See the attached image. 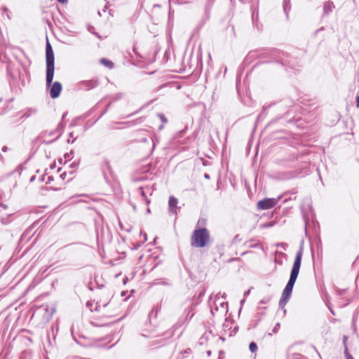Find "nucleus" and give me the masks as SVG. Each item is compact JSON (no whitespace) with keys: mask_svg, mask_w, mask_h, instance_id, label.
Here are the masks:
<instances>
[{"mask_svg":"<svg viewBox=\"0 0 359 359\" xmlns=\"http://www.w3.org/2000/svg\"><path fill=\"white\" fill-rule=\"evenodd\" d=\"M205 222V220L203 219H200L198 221V224H204Z\"/></svg>","mask_w":359,"mask_h":359,"instance_id":"22","label":"nucleus"},{"mask_svg":"<svg viewBox=\"0 0 359 359\" xmlns=\"http://www.w3.org/2000/svg\"><path fill=\"white\" fill-rule=\"evenodd\" d=\"M302 255L303 245H302L299 247V250L296 253L294 262L293 263V266L290 276V279L285 287L283 290L280 299L279 301V306L282 309H283L285 306L292 294L293 287L294 285V283L297 280V278L299 273Z\"/></svg>","mask_w":359,"mask_h":359,"instance_id":"1","label":"nucleus"},{"mask_svg":"<svg viewBox=\"0 0 359 359\" xmlns=\"http://www.w3.org/2000/svg\"><path fill=\"white\" fill-rule=\"evenodd\" d=\"M270 301V298H264L261 302L260 304H266Z\"/></svg>","mask_w":359,"mask_h":359,"instance_id":"19","label":"nucleus"},{"mask_svg":"<svg viewBox=\"0 0 359 359\" xmlns=\"http://www.w3.org/2000/svg\"><path fill=\"white\" fill-rule=\"evenodd\" d=\"M204 177L206 178V179H209L210 178V176L208 174H205Z\"/></svg>","mask_w":359,"mask_h":359,"instance_id":"28","label":"nucleus"},{"mask_svg":"<svg viewBox=\"0 0 359 359\" xmlns=\"http://www.w3.org/2000/svg\"><path fill=\"white\" fill-rule=\"evenodd\" d=\"M48 180H49L50 181H52V180H53V179H52V177H48Z\"/></svg>","mask_w":359,"mask_h":359,"instance_id":"30","label":"nucleus"},{"mask_svg":"<svg viewBox=\"0 0 359 359\" xmlns=\"http://www.w3.org/2000/svg\"><path fill=\"white\" fill-rule=\"evenodd\" d=\"M250 290H248V291L245 292V293H244V296H247V295H248V294H250Z\"/></svg>","mask_w":359,"mask_h":359,"instance_id":"25","label":"nucleus"},{"mask_svg":"<svg viewBox=\"0 0 359 359\" xmlns=\"http://www.w3.org/2000/svg\"><path fill=\"white\" fill-rule=\"evenodd\" d=\"M228 310V304L219 297H217L212 304L210 306V311L212 316L219 313L221 314L225 313Z\"/></svg>","mask_w":359,"mask_h":359,"instance_id":"4","label":"nucleus"},{"mask_svg":"<svg viewBox=\"0 0 359 359\" xmlns=\"http://www.w3.org/2000/svg\"><path fill=\"white\" fill-rule=\"evenodd\" d=\"M210 353H211V352H210V351H208V355H210Z\"/></svg>","mask_w":359,"mask_h":359,"instance_id":"36","label":"nucleus"},{"mask_svg":"<svg viewBox=\"0 0 359 359\" xmlns=\"http://www.w3.org/2000/svg\"><path fill=\"white\" fill-rule=\"evenodd\" d=\"M281 198V196L278 198H266L263 200L259 201L257 207L259 210H268L276 206Z\"/></svg>","mask_w":359,"mask_h":359,"instance_id":"5","label":"nucleus"},{"mask_svg":"<svg viewBox=\"0 0 359 359\" xmlns=\"http://www.w3.org/2000/svg\"><path fill=\"white\" fill-rule=\"evenodd\" d=\"M344 354L346 359H354L353 357L349 353L347 347H346V348L344 349Z\"/></svg>","mask_w":359,"mask_h":359,"instance_id":"16","label":"nucleus"},{"mask_svg":"<svg viewBox=\"0 0 359 359\" xmlns=\"http://www.w3.org/2000/svg\"><path fill=\"white\" fill-rule=\"evenodd\" d=\"M145 201H146V203H147V204H148V203H149V202H150L147 198H146V199H145Z\"/></svg>","mask_w":359,"mask_h":359,"instance_id":"29","label":"nucleus"},{"mask_svg":"<svg viewBox=\"0 0 359 359\" xmlns=\"http://www.w3.org/2000/svg\"><path fill=\"white\" fill-rule=\"evenodd\" d=\"M162 334H154L153 333H150L149 334H142V336L144 337H151V338H156L158 336H161Z\"/></svg>","mask_w":359,"mask_h":359,"instance_id":"17","label":"nucleus"},{"mask_svg":"<svg viewBox=\"0 0 359 359\" xmlns=\"http://www.w3.org/2000/svg\"><path fill=\"white\" fill-rule=\"evenodd\" d=\"M296 176L294 171H281L274 173L273 177L278 180H287L294 178Z\"/></svg>","mask_w":359,"mask_h":359,"instance_id":"6","label":"nucleus"},{"mask_svg":"<svg viewBox=\"0 0 359 359\" xmlns=\"http://www.w3.org/2000/svg\"><path fill=\"white\" fill-rule=\"evenodd\" d=\"M6 150V147H4V148L3 149V151H5Z\"/></svg>","mask_w":359,"mask_h":359,"instance_id":"34","label":"nucleus"},{"mask_svg":"<svg viewBox=\"0 0 359 359\" xmlns=\"http://www.w3.org/2000/svg\"><path fill=\"white\" fill-rule=\"evenodd\" d=\"M46 86H50L54 76V53L50 43L47 41L46 46Z\"/></svg>","mask_w":359,"mask_h":359,"instance_id":"3","label":"nucleus"},{"mask_svg":"<svg viewBox=\"0 0 359 359\" xmlns=\"http://www.w3.org/2000/svg\"><path fill=\"white\" fill-rule=\"evenodd\" d=\"M163 128V124H162V125H161V126H159V127H158V130H162Z\"/></svg>","mask_w":359,"mask_h":359,"instance_id":"27","label":"nucleus"},{"mask_svg":"<svg viewBox=\"0 0 359 359\" xmlns=\"http://www.w3.org/2000/svg\"><path fill=\"white\" fill-rule=\"evenodd\" d=\"M266 226H271V224H269L266 225Z\"/></svg>","mask_w":359,"mask_h":359,"instance_id":"35","label":"nucleus"},{"mask_svg":"<svg viewBox=\"0 0 359 359\" xmlns=\"http://www.w3.org/2000/svg\"><path fill=\"white\" fill-rule=\"evenodd\" d=\"M346 340H347V337L346 336L344 337V339H343V344L344 345V347H347L346 346Z\"/></svg>","mask_w":359,"mask_h":359,"instance_id":"20","label":"nucleus"},{"mask_svg":"<svg viewBox=\"0 0 359 359\" xmlns=\"http://www.w3.org/2000/svg\"><path fill=\"white\" fill-rule=\"evenodd\" d=\"M356 107L359 108V95L356 97Z\"/></svg>","mask_w":359,"mask_h":359,"instance_id":"23","label":"nucleus"},{"mask_svg":"<svg viewBox=\"0 0 359 359\" xmlns=\"http://www.w3.org/2000/svg\"><path fill=\"white\" fill-rule=\"evenodd\" d=\"M36 112V109L29 108L26 109L23 111V114L22 115L21 118H28L31 116L32 114H34Z\"/></svg>","mask_w":359,"mask_h":359,"instance_id":"11","label":"nucleus"},{"mask_svg":"<svg viewBox=\"0 0 359 359\" xmlns=\"http://www.w3.org/2000/svg\"><path fill=\"white\" fill-rule=\"evenodd\" d=\"M158 116L159 117L161 121L163 122V123H167L168 120H167L166 117L164 116V114H158Z\"/></svg>","mask_w":359,"mask_h":359,"instance_id":"18","label":"nucleus"},{"mask_svg":"<svg viewBox=\"0 0 359 359\" xmlns=\"http://www.w3.org/2000/svg\"><path fill=\"white\" fill-rule=\"evenodd\" d=\"M58 2L61 4H65L67 2V0H57Z\"/></svg>","mask_w":359,"mask_h":359,"instance_id":"24","label":"nucleus"},{"mask_svg":"<svg viewBox=\"0 0 359 359\" xmlns=\"http://www.w3.org/2000/svg\"><path fill=\"white\" fill-rule=\"evenodd\" d=\"M164 344H165V339L161 338L159 339L153 340L152 342L151 343V346H155V345L162 346Z\"/></svg>","mask_w":359,"mask_h":359,"instance_id":"14","label":"nucleus"},{"mask_svg":"<svg viewBox=\"0 0 359 359\" xmlns=\"http://www.w3.org/2000/svg\"><path fill=\"white\" fill-rule=\"evenodd\" d=\"M334 8V5L332 2H331V1L325 2L324 4V7H323L324 15H328L329 13L332 12Z\"/></svg>","mask_w":359,"mask_h":359,"instance_id":"10","label":"nucleus"},{"mask_svg":"<svg viewBox=\"0 0 359 359\" xmlns=\"http://www.w3.org/2000/svg\"><path fill=\"white\" fill-rule=\"evenodd\" d=\"M100 63L109 69H112L114 67L113 62L106 58H102L100 60Z\"/></svg>","mask_w":359,"mask_h":359,"instance_id":"13","label":"nucleus"},{"mask_svg":"<svg viewBox=\"0 0 359 359\" xmlns=\"http://www.w3.org/2000/svg\"><path fill=\"white\" fill-rule=\"evenodd\" d=\"M98 85V81L95 79L88 80V81H83L79 83L80 88L84 89L86 90H91Z\"/></svg>","mask_w":359,"mask_h":359,"instance_id":"8","label":"nucleus"},{"mask_svg":"<svg viewBox=\"0 0 359 359\" xmlns=\"http://www.w3.org/2000/svg\"><path fill=\"white\" fill-rule=\"evenodd\" d=\"M251 352H255L257 350V346L255 342H251L249 346Z\"/></svg>","mask_w":359,"mask_h":359,"instance_id":"15","label":"nucleus"},{"mask_svg":"<svg viewBox=\"0 0 359 359\" xmlns=\"http://www.w3.org/2000/svg\"><path fill=\"white\" fill-rule=\"evenodd\" d=\"M283 6L284 12H285L287 18H288V13L291 9L290 0H283Z\"/></svg>","mask_w":359,"mask_h":359,"instance_id":"12","label":"nucleus"},{"mask_svg":"<svg viewBox=\"0 0 359 359\" xmlns=\"http://www.w3.org/2000/svg\"><path fill=\"white\" fill-rule=\"evenodd\" d=\"M62 90V84L55 81L53 83L50 90V96L53 99H55L59 97Z\"/></svg>","mask_w":359,"mask_h":359,"instance_id":"7","label":"nucleus"},{"mask_svg":"<svg viewBox=\"0 0 359 359\" xmlns=\"http://www.w3.org/2000/svg\"><path fill=\"white\" fill-rule=\"evenodd\" d=\"M106 9H107V6L104 7V9L103 10V12H105Z\"/></svg>","mask_w":359,"mask_h":359,"instance_id":"32","label":"nucleus"},{"mask_svg":"<svg viewBox=\"0 0 359 359\" xmlns=\"http://www.w3.org/2000/svg\"><path fill=\"white\" fill-rule=\"evenodd\" d=\"M66 175H67V173L65 172H64L63 173H62L60 175V178L62 180H65L66 178Z\"/></svg>","mask_w":359,"mask_h":359,"instance_id":"21","label":"nucleus"},{"mask_svg":"<svg viewBox=\"0 0 359 359\" xmlns=\"http://www.w3.org/2000/svg\"><path fill=\"white\" fill-rule=\"evenodd\" d=\"M210 243V233L206 228H200L194 231L191 237V245L194 248H203Z\"/></svg>","mask_w":359,"mask_h":359,"instance_id":"2","label":"nucleus"},{"mask_svg":"<svg viewBox=\"0 0 359 359\" xmlns=\"http://www.w3.org/2000/svg\"><path fill=\"white\" fill-rule=\"evenodd\" d=\"M279 326H280V324H279V323H277V324H276V327H274V329H273V332H276V329H277V328H278V327H279Z\"/></svg>","mask_w":359,"mask_h":359,"instance_id":"26","label":"nucleus"},{"mask_svg":"<svg viewBox=\"0 0 359 359\" xmlns=\"http://www.w3.org/2000/svg\"><path fill=\"white\" fill-rule=\"evenodd\" d=\"M48 180H49L50 181H52V180H53V179H52V177H48Z\"/></svg>","mask_w":359,"mask_h":359,"instance_id":"31","label":"nucleus"},{"mask_svg":"<svg viewBox=\"0 0 359 359\" xmlns=\"http://www.w3.org/2000/svg\"><path fill=\"white\" fill-rule=\"evenodd\" d=\"M177 203L178 200L177 198H175L173 196H171L169 197V201H168V205H169V210L172 214H177Z\"/></svg>","mask_w":359,"mask_h":359,"instance_id":"9","label":"nucleus"},{"mask_svg":"<svg viewBox=\"0 0 359 359\" xmlns=\"http://www.w3.org/2000/svg\"><path fill=\"white\" fill-rule=\"evenodd\" d=\"M142 194L143 196H144V192L143 191H142Z\"/></svg>","mask_w":359,"mask_h":359,"instance_id":"33","label":"nucleus"}]
</instances>
